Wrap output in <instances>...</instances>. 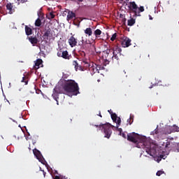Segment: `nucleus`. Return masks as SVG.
<instances>
[{
	"instance_id": "obj_23",
	"label": "nucleus",
	"mask_w": 179,
	"mask_h": 179,
	"mask_svg": "<svg viewBox=\"0 0 179 179\" xmlns=\"http://www.w3.org/2000/svg\"><path fill=\"white\" fill-rule=\"evenodd\" d=\"M136 20H135V19H134L133 17H130V19L129 20H128V21H127V25L128 26H134V24H135V23H136Z\"/></svg>"
},
{
	"instance_id": "obj_2",
	"label": "nucleus",
	"mask_w": 179,
	"mask_h": 179,
	"mask_svg": "<svg viewBox=\"0 0 179 179\" xmlns=\"http://www.w3.org/2000/svg\"><path fill=\"white\" fill-rule=\"evenodd\" d=\"M66 93H72L73 96L79 94V85L73 80H63Z\"/></svg>"
},
{
	"instance_id": "obj_24",
	"label": "nucleus",
	"mask_w": 179,
	"mask_h": 179,
	"mask_svg": "<svg viewBox=\"0 0 179 179\" xmlns=\"http://www.w3.org/2000/svg\"><path fill=\"white\" fill-rule=\"evenodd\" d=\"M43 61L41 59H37L36 62H35L34 68L36 69H38L40 68V65H41Z\"/></svg>"
},
{
	"instance_id": "obj_30",
	"label": "nucleus",
	"mask_w": 179,
	"mask_h": 179,
	"mask_svg": "<svg viewBox=\"0 0 179 179\" xmlns=\"http://www.w3.org/2000/svg\"><path fill=\"white\" fill-rule=\"evenodd\" d=\"M21 82L25 83V85H27V83H29V78L26 76L22 77Z\"/></svg>"
},
{
	"instance_id": "obj_53",
	"label": "nucleus",
	"mask_w": 179,
	"mask_h": 179,
	"mask_svg": "<svg viewBox=\"0 0 179 179\" xmlns=\"http://www.w3.org/2000/svg\"><path fill=\"white\" fill-rule=\"evenodd\" d=\"M125 1H126V2H129V0H125Z\"/></svg>"
},
{
	"instance_id": "obj_22",
	"label": "nucleus",
	"mask_w": 179,
	"mask_h": 179,
	"mask_svg": "<svg viewBox=\"0 0 179 179\" xmlns=\"http://www.w3.org/2000/svg\"><path fill=\"white\" fill-rule=\"evenodd\" d=\"M90 45H91L90 41L85 40V42H84V45H83V48L84 50H87V48L90 47Z\"/></svg>"
},
{
	"instance_id": "obj_8",
	"label": "nucleus",
	"mask_w": 179,
	"mask_h": 179,
	"mask_svg": "<svg viewBox=\"0 0 179 179\" xmlns=\"http://www.w3.org/2000/svg\"><path fill=\"white\" fill-rule=\"evenodd\" d=\"M129 10L130 13H134L135 16H136V13L138 10V5H136V3L135 1H131L129 4Z\"/></svg>"
},
{
	"instance_id": "obj_35",
	"label": "nucleus",
	"mask_w": 179,
	"mask_h": 179,
	"mask_svg": "<svg viewBox=\"0 0 179 179\" xmlns=\"http://www.w3.org/2000/svg\"><path fill=\"white\" fill-rule=\"evenodd\" d=\"M162 174H164V171H158L156 173V176H157L158 177H160V176H162Z\"/></svg>"
},
{
	"instance_id": "obj_29",
	"label": "nucleus",
	"mask_w": 179,
	"mask_h": 179,
	"mask_svg": "<svg viewBox=\"0 0 179 179\" xmlns=\"http://www.w3.org/2000/svg\"><path fill=\"white\" fill-rule=\"evenodd\" d=\"M171 128H172L173 132H179L178 126H176V124H174L173 127H171Z\"/></svg>"
},
{
	"instance_id": "obj_54",
	"label": "nucleus",
	"mask_w": 179,
	"mask_h": 179,
	"mask_svg": "<svg viewBox=\"0 0 179 179\" xmlns=\"http://www.w3.org/2000/svg\"><path fill=\"white\" fill-rule=\"evenodd\" d=\"M0 9H1V6H0Z\"/></svg>"
},
{
	"instance_id": "obj_34",
	"label": "nucleus",
	"mask_w": 179,
	"mask_h": 179,
	"mask_svg": "<svg viewBox=\"0 0 179 179\" xmlns=\"http://www.w3.org/2000/svg\"><path fill=\"white\" fill-rule=\"evenodd\" d=\"M115 38H117V33H115L112 35V37L110 38V41H114V40H115Z\"/></svg>"
},
{
	"instance_id": "obj_43",
	"label": "nucleus",
	"mask_w": 179,
	"mask_h": 179,
	"mask_svg": "<svg viewBox=\"0 0 179 179\" xmlns=\"http://www.w3.org/2000/svg\"><path fill=\"white\" fill-rule=\"evenodd\" d=\"M159 157H160V159H164V155H159Z\"/></svg>"
},
{
	"instance_id": "obj_47",
	"label": "nucleus",
	"mask_w": 179,
	"mask_h": 179,
	"mask_svg": "<svg viewBox=\"0 0 179 179\" xmlns=\"http://www.w3.org/2000/svg\"><path fill=\"white\" fill-rule=\"evenodd\" d=\"M99 117H101V118L103 117V116L101 115V113H100V112H99Z\"/></svg>"
},
{
	"instance_id": "obj_27",
	"label": "nucleus",
	"mask_w": 179,
	"mask_h": 179,
	"mask_svg": "<svg viewBox=\"0 0 179 179\" xmlns=\"http://www.w3.org/2000/svg\"><path fill=\"white\" fill-rule=\"evenodd\" d=\"M35 26H36V27H40V26H41V20L40 18H38L35 21Z\"/></svg>"
},
{
	"instance_id": "obj_19",
	"label": "nucleus",
	"mask_w": 179,
	"mask_h": 179,
	"mask_svg": "<svg viewBox=\"0 0 179 179\" xmlns=\"http://www.w3.org/2000/svg\"><path fill=\"white\" fill-rule=\"evenodd\" d=\"M83 66H84V68H85V69H87V68L89 69H90V67L92 66V63H89V62H87V60H83Z\"/></svg>"
},
{
	"instance_id": "obj_20",
	"label": "nucleus",
	"mask_w": 179,
	"mask_h": 179,
	"mask_svg": "<svg viewBox=\"0 0 179 179\" xmlns=\"http://www.w3.org/2000/svg\"><path fill=\"white\" fill-rule=\"evenodd\" d=\"M25 32L27 36H31L33 30L31 28L29 27L27 25L25 26Z\"/></svg>"
},
{
	"instance_id": "obj_50",
	"label": "nucleus",
	"mask_w": 179,
	"mask_h": 179,
	"mask_svg": "<svg viewBox=\"0 0 179 179\" xmlns=\"http://www.w3.org/2000/svg\"><path fill=\"white\" fill-rule=\"evenodd\" d=\"M81 55H82V57H83V52H81Z\"/></svg>"
},
{
	"instance_id": "obj_33",
	"label": "nucleus",
	"mask_w": 179,
	"mask_h": 179,
	"mask_svg": "<svg viewBox=\"0 0 179 179\" xmlns=\"http://www.w3.org/2000/svg\"><path fill=\"white\" fill-rule=\"evenodd\" d=\"M55 17V15H54V13L52 12H50L48 19H54Z\"/></svg>"
},
{
	"instance_id": "obj_7",
	"label": "nucleus",
	"mask_w": 179,
	"mask_h": 179,
	"mask_svg": "<svg viewBox=\"0 0 179 179\" xmlns=\"http://www.w3.org/2000/svg\"><path fill=\"white\" fill-rule=\"evenodd\" d=\"M55 32L51 29L50 28H46L44 31V34L43 35V38L44 40H53L55 37Z\"/></svg>"
},
{
	"instance_id": "obj_1",
	"label": "nucleus",
	"mask_w": 179,
	"mask_h": 179,
	"mask_svg": "<svg viewBox=\"0 0 179 179\" xmlns=\"http://www.w3.org/2000/svg\"><path fill=\"white\" fill-rule=\"evenodd\" d=\"M127 141L132 142V143L137 144V148H141V145H139V143H141V148H143L150 156H156V153H157V145L150 143L146 138L142 137V136L138 134L135 132L128 134Z\"/></svg>"
},
{
	"instance_id": "obj_13",
	"label": "nucleus",
	"mask_w": 179,
	"mask_h": 179,
	"mask_svg": "<svg viewBox=\"0 0 179 179\" xmlns=\"http://www.w3.org/2000/svg\"><path fill=\"white\" fill-rule=\"evenodd\" d=\"M111 118H112L113 122H116L117 128H118V127H120V125H121V118L118 117V116H117V114H115V113L111 114Z\"/></svg>"
},
{
	"instance_id": "obj_11",
	"label": "nucleus",
	"mask_w": 179,
	"mask_h": 179,
	"mask_svg": "<svg viewBox=\"0 0 179 179\" xmlns=\"http://www.w3.org/2000/svg\"><path fill=\"white\" fill-rule=\"evenodd\" d=\"M100 70V66H97V64L94 63H91V67H90V72L91 75H94V73H98L99 71Z\"/></svg>"
},
{
	"instance_id": "obj_36",
	"label": "nucleus",
	"mask_w": 179,
	"mask_h": 179,
	"mask_svg": "<svg viewBox=\"0 0 179 179\" xmlns=\"http://www.w3.org/2000/svg\"><path fill=\"white\" fill-rule=\"evenodd\" d=\"M82 41V43H79V45H83L85 44V39H83V37H82V41Z\"/></svg>"
},
{
	"instance_id": "obj_4",
	"label": "nucleus",
	"mask_w": 179,
	"mask_h": 179,
	"mask_svg": "<svg viewBox=\"0 0 179 179\" xmlns=\"http://www.w3.org/2000/svg\"><path fill=\"white\" fill-rule=\"evenodd\" d=\"M121 51H122V50H121L118 45H116L113 49H107L106 50L103 51V54H106V57H108L110 52H113V56L111 57L112 61H114V58L118 61L121 55Z\"/></svg>"
},
{
	"instance_id": "obj_6",
	"label": "nucleus",
	"mask_w": 179,
	"mask_h": 179,
	"mask_svg": "<svg viewBox=\"0 0 179 179\" xmlns=\"http://www.w3.org/2000/svg\"><path fill=\"white\" fill-rule=\"evenodd\" d=\"M162 146L165 147L166 150H173V152H179V148H178L179 144L177 143H170V141L166 140V143H163Z\"/></svg>"
},
{
	"instance_id": "obj_10",
	"label": "nucleus",
	"mask_w": 179,
	"mask_h": 179,
	"mask_svg": "<svg viewBox=\"0 0 179 179\" xmlns=\"http://www.w3.org/2000/svg\"><path fill=\"white\" fill-rule=\"evenodd\" d=\"M33 153L34 156L36 157V159H38V160H39V162L42 163V164H44V163H45V159H44L43 155H41V152L35 148L34 150H33Z\"/></svg>"
},
{
	"instance_id": "obj_5",
	"label": "nucleus",
	"mask_w": 179,
	"mask_h": 179,
	"mask_svg": "<svg viewBox=\"0 0 179 179\" xmlns=\"http://www.w3.org/2000/svg\"><path fill=\"white\" fill-rule=\"evenodd\" d=\"M95 127L99 128V129L105 134V138L110 139V136H111V134H113L111 128L114 127V126L111 125L110 123H101L99 125H95Z\"/></svg>"
},
{
	"instance_id": "obj_12",
	"label": "nucleus",
	"mask_w": 179,
	"mask_h": 179,
	"mask_svg": "<svg viewBox=\"0 0 179 179\" xmlns=\"http://www.w3.org/2000/svg\"><path fill=\"white\" fill-rule=\"evenodd\" d=\"M73 65L76 71H85V69H83V60H82L81 64H79V63H78V61L74 60L73 61Z\"/></svg>"
},
{
	"instance_id": "obj_31",
	"label": "nucleus",
	"mask_w": 179,
	"mask_h": 179,
	"mask_svg": "<svg viewBox=\"0 0 179 179\" xmlns=\"http://www.w3.org/2000/svg\"><path fill=\"white\" fill-rule=\"evenodd\" d=\"M127 122L128 124H129V125H131L132 122H134V115H130V117L127 120Z\"/></svg>"
},
{
	"instance_id": "obj_28",
	"label": "nucleus",
	"mask_w": 179,
	"mask_h": 179,
	"mask_svg": "<svg viewBox=\"0 0 179 179\" xmlns=\"http://www.w3.org/2000/svg\"><path fill=\"white\" fill-rule=\"evenodd\" d=\"M94 34L95 37H99L101 34V30L100 29H96L94 32Z\"/></svg>"
},
{
	"instance_id": "obj_26",
	"label": "nucleus",
	"mask_w": 179,
	"mask_h": 179,
	"mask_svg": "<svg viewBox=\"0 0 179 179\" xmlns=\"http://www.w3.org/2000/svg\"><path fill=\"white\" fill-rule=\"evenodd\" d=\"M138 10H137V13L136 16H139L140 15L139 14L141 13V12H143L145 10V8L143 6L138 7Z\"/></svg>"
},
{
	"instance_id": "obj_44",
	"label": "nucleus",
	"mask_w": 179,
	"mask_h": 179,
	"mask_svg": "<svg viewBox=\"0 0 179 179\" xmlns=\"http://www.w3.org/2000/svg\"><path fill=\"white\" fill-rule=\"evenodd\" d=\"M150 20H153V17H152V15H149Z\"/></svg>"
},
{
	"instance_id": "obj_52",
	"label": "nucleus",
	"mask_w": 179,
	"mask_h": 179,
	"mask_svg": "<svg viewBox=\"0 0 179 179\" xmlns=\"http://www.w3.org/2000/svg\"><path fill=\"white\" fill-rule=\"evenodd\" d=\"M55 174H58V171H55Z\"/></svg>"
},
{
	"instance_id": "obj_32",
	"label": "nucleus",
	"mask_w": 179,
	"mask_h": 179,
	"mask_svg": "<svg viewBox=\"0 0 179 179\" xmlns=\"http://www.w3.org/2000/svg\"><path fill=\"white\" fill-rule=\"evenodd\" d=\"M150 135H159V129L157 127L154 131L150 132Z\"/></svg>"
},
{
	"instance_id": "obj_16",
	"label": "nucleus",
	"mask_w": 179,
	"mask_h": 179,
	"mask_svg": "<svg viewBox=\"0 0 179 179\" xmlns=\"http://www.w3.org/2000/svg\"><path fill=\"white\" fill-rule=\"evenodd\" d=\"M122 45L124 47V48H127V47H129L131 45V39L129 38H126L122 42Z\"/></svg>"
},
{
	"instance_id": "obj_25",
	"label": "nucleus",
	"mask_w": 179,
	"mask_h": 179,
	"mask_svg": "<svg viewBox=\"0 0 179 179\" xmlns=\"http://www.w3.org/2000/svg\"><path fill=\"white\" fill-rule=\"evenodd\" d=\"M172 132H173V127H166L165 135L172 134Z\"/></svg>"
},
{
	"instance_id": "obj_41",
	"label": "nucleus",
	"mask_w": 179,
	"mask_h": 179,
	"mask_svg": "<svg viewBox=\"0 0 179 179\" xmlns=\"http://www.w3.org/2000/svg\"><path fill=\"white\" fill-rule=\"evenodd\" d=\"M122 23H125V22H127V18H125V17L124 18H122Z\"/></svg>"
},
{
	"instance_id": "obj_18",
	"label": "nucleus",
	"mask_w": 179,
	"mask_h": 179,
	"mask_svg": "<svg viewBox=\"0 0 179 179\" xmlns=\"http://www.w3.org/2000/svg\"><path fill=\"white\" fill-rule=\"evenodd\" d=\"M73 17H76V14L73 13V11H69L68 15H67V20H72Z\"/></svg>"
},
{
	"instance_id": "obj_51",
	"label": "nucleus",
	"mask_w": 179,
	"mask_h": 179,
	"mask_svg": "<svg viewBox=\"0 0 179 179\" xmlns=\"http://www.w3.org/2000/svg\"><path fill=\"white\" fill-rule=\"evenodd\" d=\"M43 176L45 177V172L43 171Z\"/></svg>"
},
{
	"instance_id": "obj_37",
	"label": "nucleus",
	"mask_w": 179,
	"mask_h": 179,
	"mask_svg": "<svg viewBox=\"0 0 179 179\" xmlns=\"http://www.w3.org/2000/svg\"><path fill=\"white\" fill-rule=\"evenodd\" d=\"M66 78H68L66 74H64L63 76H62V79H61V80H65V79H66Z\"/></svg>"
},
{
	"instance_id": "obj_17",
	"label": "nucleus",
	"mask_w": 179,
	"mask_h": 179,
	"mask_svg": "<svg viewBox=\"0 0 179 179\" xmlns=\"http://www.w3.org/2000/svg\"><path fill=\"white\" fill-rule=\"evenodd\" d=\"M29 41H30L31 44H37L38 43V39L36 36H29Z\"/></svg>"
},
{
	"instance_id": "obj_40",
	"label": "nucleus",
	"mask_w": 179,
	"mask_h": 179,
	"mask_svg": "<svg viewBox=\"0 0 179 179\" xmlns=\"http://www.w3.org/2000/svg\"><path fill=\"white\" fill-rule=\"evenodd\" d=\"M124 17H125V15L120 14V19H124Z\"/></svg>"
},
{
	"instance_id": "obj_38",
	"label": "nucleus",
	"mask_w": 179,
	"mask_h": 179,
	"mask_svg": "<svg viewBox=\"0 0 179 179\" xmlns=\"http://www.w3.org/2000/svg\"><path fill=\"white\" fill-rule=\"evenodd\" d=\"M62 176H52V178L53 179H61V178H62Z\"/></svg>"
},
{
	"instance_id": "obj_49",
	"label": "nucleus",
	"mask_w": 179,
	"mask_h": 179,
	"mask_svg": "<svg viewBox=\"0 0 179 179\" xmlns=\"http://www.w3.org/2000/svg\"><path fill=\"white\" fill-rule=\"evenodd\" d=\"M78 2H83V0H78Z\"/></svg>"
},
{
	"instance_id": "obj_15",
	"label": "nucleus",
	"mask_w": 179,
	"mask_h": 179,
	"mask_svg": "<svg viewBox=\"0 0 179 179\" xmlns=\"http://www.w3.org/2000/svg\"><path fill=\"white\" fill-rule=\"evenodd\" d=\"M6 9H7V10H8V13L10 15H12V13H13V12H15V8H13V3H8L6 4Z\"/></svg>"
},
{
	"instance_id": "obj_21",
	"label": "nucleus",
	"mask_w": 179,
	"mask_h": 179,
	"mask_svg": "<svg viewBox=\"0 0 179 179\" xmlns=\"http://www.w3.org/2000/svg\"><path fill=\"white\" fill-rule=\"evenodd\" d=\"M85 34H87L88 37H90L93 34V31L92 30V28H87L85 30H84Z\"/></svg>"
},
{
	"instance_id": "obj_3",
	"label": "nucleus",
	"mask_w": 179,
	"mask_h": 179,
	"mask_svg": "<svg viewBox=\"0 0 179 179\" xmlns=\"http://www.w3.org/2000/svg\"><path fill=\"white\" fill-rule=\"evenodd\" d=\"M59 84L56 85L55 87L54 88V93L52 94V97L54 99V100L57 101V104H58V99H59V97H58L59 94H64L65 93H66V92H65V84L64 83V80H60Z\"/></svg>"
},
{
	"instance_id": "obj_14",
	"label": "nucleus",
	"mask_w": 179,
	"mask_h": 179,
	"mask_svg": "<svg viewBox=\"0 0 179 179\" xmlns=\"http://www.w3.org/2000/svg\"><path fill=\"white\" fill-rule=\"evenodd\" d=\"M69 44L71 47H76V45L78 44V39H76L73 36H71L69 39Z\"/></svg>"
},
{
	"instance_id": "obj_45",
	"label": "nucleus",
	"mask_w": 179,
	"mask_h": 179,
	"mask_svg": "<svg viewBox=\"0 0 179 179\" xmlns=\"http://www.w3.org/2000/svg\"><path fill=\"white\" fill-rule=\"evenodd\" d=\"M60 179H68V178H65V177H64V176H62V177L60 178Z\"/></svg>"
},
{
	"instance_id": "obj_42",
	"label": "nucleus",
	"mask_w": 179,
	"mask_h": 179,
	"mask_svg": "<svg viewBox=\"0 0 179 179\" xmlns=\"http://www.w3.org/2000/svg\"><path fill=\"white\" fill-rule=\"evenodd\" d=\"M122 136L124 138H127V135L125 134V133H122Z\"/></svg>"
},
{
	"instance_id": "obj_48",
	"label": "nucleus",
	"mask_w": 179,
	"mask_h": 179,
	"mask_svg": "<svg viewBox=\"0 0 179 179\" xmlns=\"http://www.w3.org/2000/svg\"><path fill=\"white\" fill-rule=\"evenodd\" d=\"M118 131H119L120 132H121V131H122V129L120 128V129H118Z\"/></svg>"
},
{
	"instance_id": "obj_46",
	"label": "nucleus",
	"mask_w": 179,
	"mask_h": 179,
	"mask_svg": "<svg viewBox=\"0 0 179 179\" xmlns=\"http://www.w3.org/2000/svg\"><path fill=\"white\" fill-rule=\"evenodd\" d=\"M109 62H110V61H108V60L105 61V64H109Z\"/></svg>"
},
{
	"instance_id": "obj_39",
	"label": "nucleus",
	"mask_w": 179,
	"mask_h": 179,
	"mask_svg": "<svg viewBox=\"0 0 179 179\" xmlns=\"http://www.w3.org/2000/svg\"><path fill=\"white\" fill-rule=\"evenodd\" d=\"M19 3H24L26 2V0H17Z\"/></svg>"
},
{
	"instance_id": "obj_9",
	"label": "nucleus",
	"mask_w": 179,
	"mask_h": 179,
	"mask_svg": "<svg viewBox=\"0 0 179 179\" xmlns=\"http://www.w3.org/2000/svg\"><path fill=\"white\" fill-rule=\"evenodd\" d=\"M57 57L64 58V59H71V56L68 53V50H63L60 48L57 52Z\"/></svg>"
}]
</instances>
